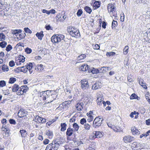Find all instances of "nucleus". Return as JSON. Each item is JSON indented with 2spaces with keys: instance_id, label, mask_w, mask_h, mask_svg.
<instances>
[{
  "instance_id": "nucleus-47",
  "label": "nucleus",
  "mask_w": 150,
  "mask_h": 150,
  "mask_svg": "<svg viewBox=\"0 0 150 150\" xmlns=\"http://www.w3.org/2000/svg\"><path fill=\"white\" fill-rule=\"evenodd\" d=\"M115 53L114 52H108L106 54V55L109 56H113L115 55Z\"/></svg>"
},
{
  "instance_id": "nucleus-6",
  "label": "nucleus",
  "mask_w": 150,
  "mask_h": 150,
  "mask_svg": "<svg viewBox=\"0 0 150 150\" xmlns=\"http://www.w3.org/2000/svg\"><path fill=\"white\" fill-rule=\"evenodd\" d=\"M104 133L103 132H95L91 135V139H95L96 138H101L102 137Z\"/></svg>"
},
{
  "instance_id": "nucleus-43",
  "label": "nucleus",
  "mask_w": 150,
  "mask_h": 150,
  "mask_svg": "<svg viewBox=\"0 0 150 150\" xmlns=\"http://www.w3.org/2000/svg\"><path fill=\"white\" fill-rule=\"evenodd\" d=\"M25 51L27 54H30L32 52V50L30 48L27 47L25 49Z\"/></svg>"
},
{
  "instance_id": "nucleus-8",
  "label": "nucleus",
  "mask_w": 150,
  "mask_h": 150,
  "mask_svg": "<svg viewBox=\"0 0 150 150\" xmlns=\"http://www.w3.org/2000/svg\"><path fill=\"white\" fill-rule=\"evenodd\" d=\"M50 92L48 91V94H47L48 96L46 97L45 99V103H48L51 102L53 101V100L55 98H53V97H54V95H52L51 94V96L50 95Z\"/></svg>"
},
{
  "instance_id": "nucleus-39",
  "label": "nucleus",
  "mask_w": 150,
  "mask_h": 150,
  "mask_svg": "<svg viewBox=\"0 0 150 150\" xmlns=\"http://www.w3.org/2000/svg\"><path fill=\"white\" fill-rule=\"evenodd\" d=\"M6 85V82L4 80L0 81V87H3L5 86Z\"/></svg>"
},
{
  "instance_id": "nucleus-49",
  "label": "nucleus",
  "mask_w": 150,
  "mask_h": 150,
  "mask_svg": "<svg viewBox=\"0 0 150 150\" xmlns=\"http://www.w3.org/2000/svg\"><path fill=\"white\" fill-rule=\"evenodd\" d=\"M82 13V11L81 9H79L77 13V15L78 16H80Z\"/></svg>"
},
{
  "instance_id": "nucleus-60",
  "label": "nucleus",
  "mask_w": 150,
  "mask_h": 150,
  "mask_svg": "<svg viewBox=\"0 0 150 150\" xmlns=\"http://www.w3.org/2000/svg\"><path fill=\"white\" fill-rule=\"evenodd\" d=\"M49 140L47 139H45L43 141V144H47L49 143Z\"/></svg>"
},
{
  "instance_id": "nucleus-41",
  "label": "nucleus",
  "mask_w": 150,
  "mask_h": 150,
  "mask_svg": "<svg viewBox=\"0 0 150 150\" xmlns=\"http://www.w3.org/2000/svg\"><path fill=\"white\" fill-rule=\"evenodd\" d=\"M24 31L26 33H32V31L28 28H24Z\"/></svg>"
},
{
  "instance_id": "nucleus-50",
  "label": "nucleus",
  "mask_w": 150,
  "mask_h": 150,
  "mask_svg": "<svg viewBox=\"0 0 150 150\" xmlns=\"http://www.w3.org/2000/svg\"><path fill=\"white\" fill-rule=\"evenodd\" d=\"M22 69L21 70V71L24 73H26L28 71V70L26 68H25L24 67H22Z\"/></svg>"
},
{
  "instance_id": "nucleus-38",
  "label": "nucleus",
  "mask_w": 150,
  "mask_h": 150,
  "mask_svg": "<svg viewBox=\"0 0 150 150\" xmlns=\"http://www.w3.org/2000/svg\"><path fill=\"white\" fill-rule=\"evenodd\" d=\"M2 69L4 71H8V66L4 65L2 66Z\"/></svg>"
},
{
  "instance_id": "nucleus-51",
  "label": "nucleus",
  "mask_w": 150,
  "mask_h": 150,
  "mask_svg": "<svg viewBox=\"0 0 150 150\" xmlns=\"http://www.w3.org/2000/svg\"><path fill=\"white\" fill-rule=\"evenodd\" d=\"M9 123L15 125L16 123L15 120L13 119H10L9 120Z\"/></svg>"
},
{
  "instance_id": "nucleus-7",
  "label": "nucleus",
  "mask_w": 150,
  "mask_h": 150,
  "mask_svg": "<svg viewBox=\"0 0 150 150\" xmlns=\"http://www.w3.org/2000/svg\"><path fill=\"white\" fill-rule=\"evenodd\" d=\"M48 91H45L38 93V96L40 98V100H45L46 96H48Z\"/></svg>"
},
{
  "instance_id": "nucleus-40",
  "label": "nucleus",
  "mask_w": 150,
  "mask_h": 150,
  "mask_svg": "<svg viewBox=\"0 0 150 150\" xmlns=\"http://www.w3.org/2000/svg\"><path fill=\"white\" fill-rule=\"evenodd\" d=\"M110 68L108 67H101V68H100V69L101 70H102V72L103 73L106 72V70H108Z\"/></svg>"
},
{
  "instance_id": "nucleus-35",
  "label": "nucleus",
  "mask_w": 150,
  "mask_h": 150,
  "mask_svg": "<svg viewBox=\"0 0 150 150\" xmlns=\"http://www.w3.org/2000/svg\"><path fill=\"white\" fill-rule=\"evenodd\" d=\"M7 45V43L5 41H2L0 43V46L2 48H4Z\"/></svg>"
},
{
  "instance_id": "nucleus-46",
  "label": "nucleus",
  "mask_w": 150,
  "mask_h": 150,
  "mask_svg": "<svg viewBox=\"0 0 150 150\" xmlns=\"http://www.w3.org/2000/svg\"><path fill=\"white\" fill-rule=\"evenodd\" d=\"M90 125L89 124H85L84 125V128L86 130H89L90 128Z\"/></svg>"
},
{
  "instance_id": "nucleus-20",
  "label": "nucleus",
  "mask_w": 150,
  "mask_h": 150,
  "mask_svg": "<svg viewBox=\"0 0 150 150\" xmlns=\"http://www.w3.org/2000/svg\"><path fill=\"white\" fill-rule=\"evenodd\" d=\"M139 145V143L137 142H134L132 144H131L130 146L132 148V149L135 150L136 149V148L138 147Z\"/></svg>"
},
{
  "instance_id": "nucleus-30",
  "label": "nucleus",
  "mask_w": 150,
  "mask_h": 150,
  "mask_svg": "<svg viewBox=\"0 0 150 150\" xmlns=\"http://www.w3.org/2000/svg\"><path fill=\"white\" fill-rule=\"evenodd\" d=\"M123 140L125 143L129 142V136H127L124 137L123 139Z\"/></svg>"
},
{
  "instance_id": "nucleus-21",
  "label": "nucleus",
  "mask_w": 150,
  "mask_h": 150,
  "mask_svg": "<svg viewBox=\"0 0 150 150\" xmlns=\"http://www.w3.org/2000/svg\"><path fill=\"white\" fill-rule=\"evenodd\" d=\"M43 31H42L40 33H37L36 34V35L37 37H38L39 39L41 40L42 39V38L44 36V35L43 34Z\"/></svg>"
},
{
  "instance_id": "nucleus-44",
  "label": "nucleus",
  "mask_w": 150,
  "mask_h": 150,
  "mask_svg": "<svg viewBox=\"0 0 150 150\" xmlns=\"http://www.w3.org/2000/svg\"><path fill=\"white\" fill-rule=\"evenodd\" d=\"M12 49V46L10 45H8L6 47V50L8 52L10 51Z\"/></svg>"
},
{
  "instance_id": "nucleus-17",
  "label": "nucleus",
  "mask_w": 150,
  "mask_h": 150,
  "mask_svg": "<svg viewBox=\"0 0 150 150\" xmlns=\"http://www.w3.org/2000/svg\"><path fill=\"white\" fill-rule=\"evenodd\" d=\"M115 8V6L113 5L109 4L108 6V10L110 15H112V12Z\"/></svg>"
},
{
  "instance_id": "nucleus-45",
  "label": "nucleus",
  "mask_w": 150,
  "mask_h": 150,
  "mask_svg": "<svg viewBox=\"0 0 150 150\" xmlns=\"http://www.w3.org/2000/svg\"><path fill=\"white\" fill-rule=\"evenodd\" d=\"M137 96L135 93L132 94L130 97V99H136L137 97Z\"/></svg>"
},
{
  "instance_id": "nucleus-61",
  "label": "nucleus",
  "mask_w": 150,
  "mask_h": 150,
  "mask_svg": "<svg viewBox=\"0 0 150 150\" xmlns=\"http://www.w3.org/2000/svg\"><path fill=\"white\" fill-rule=\"evenodd\" d=\"M100 48V46L98 44H96L94 47V49L96 50H98Z\"/></svg>"
},
{
  "instance_id": "nucleus-64",
  "label": "nucleus",
  "mask_w": 150,
  "mask_h": 150,
  "mask_svg": "<svg viewBox=\"0 0 150 150\" xmlns=\"http://www.w3.org/2000/svg\"><path fill=\"white\" fill-rule=\"evenodd\" d=\"M131 131H137V129L135 127H132L131 128Z\"/></svg>"
},
{
  "instance_id": "nucleus-42",
  "label": "nucleus",
  "mask_w": 150,
  "mask_h": 150,
  "mask_svg": "<svg viewBox=\"0 0 150 150\" xmlns=\"http://www.w3.org/2000/svg\"><path fill=\"white\" fill-rule=\"evenodd\" d=\"M117 23L116 21L113 20V22L112 23V28L116 27L117 25Z\"/></svg>"
},
{
  "instance_id": "nucleus-22",
  "label": "nucleus",
  "mask_w": 150,
  "mask_h": 150,
  "mask_svg": "<svg viewBox=\"0 0 150 150\" xmlns=\"http://www.w3.org/2000/svg\"><path fill=\"white\" fill-rule=\"evenodd\" d=\"M66 134L67 137V139L68 140H71L73 136L72 132H66Z\"/></svg>"
},
{
  "instance_id": "nucleus-4",
  "label": "nucleus",
  "mask_w": 150,
  "mask_h": 150,
  "mask_svg": "<svg viewBox=\"0 0 150 150\" xmlns=\"http://www.w3.org/2000/svg\"><path fill=\"white\" fill-rule=\"evenodd\" d=\"M28 89V88L27 85L21 86L20 88L18 91L17 92L18 95H23L24 93H25Z\"/></svg>"
},
{
  "instance_id": "nucleus-19",
  "label": "nucleus",
  "mask_w": 150,
  "mask_h": 150,
  "mask_svg": "<svg viewBox=\"0 0 150 150\" xmlns=\"http://www.w3.org/2000/svg\"><path fill=\"white\" fill-rule=\"evenodd\" d=\"M35 69L39 71H42L43 70L44 68L43 67V65L42 64L40 65H38L35 67Z\"/></svg>"
},
{
  "instance_id": "nucleus-36",
  "label": "nucleus",
  "mask_w": 150,
  "mask_h": 150,
  "mask_svg": "<svg viewBox=\"0 0 150 150\" xmlns=\"http://www.w3.org/2000/svg\"><path fill=\"white\" fill-rule=\"evenodd\" d=\"M86 57V55L84 54H81L79 56L77 57L78 60L83 59Z\"/></svg>"
},
{
  "instance_id": "nucleus-25",
  "label": "nucleus",
  "mask_w": 150,
  "mask_h": 150,
  "mask_svg": "<svg viewBox=\"0 0 150 150\" xmlns=\"http://www.w3.org/2000/svg\"><path fill=\"white\" fill-rule=\"evenodd\" d=\"M19 89L18 86L16 84H15L12 87V90L13 92H16L17 91H18Z\"/></svg>"
},
{
  "instance_id": "nucleus-33",
  "label": "nucleus",
  "mask_w": 150,
  "mask_h": 150,
  "mask_svg": "<svg viewBox=\"0 0 150 150\" xmlns=\"http://www.w3.org/2000/svg\"><path fill=\"white\" fill-rule=\"evenodd\" d=\"M139 83L140 85L143 87V88L144 89L147 88V87L145 85V83L144 82V81L143 80H142L141 82L139 81Z\"/></svg>"
},
{
  "instance_id": "nucleus-31",
  "label": "nucleus",
  "mask_w": 150,
  "mask_h": 150,
  "mask_svg": "<svg viewBox=\"0 0 150 150\" xmlns=\"http://www.w3.org/2000/svg\"><path fill=\"white\" fill-rule=\"evenodd\" d=\"M84 9L89 14H90L92 11L91 9L89 7L87 6H86L84 8Z\"/></svg>"
},
{
  "instance_id": "nucleus-15",
  "label": "nucleus",
  "mask_w": 150,
  "mask_h": 150,
  "mask_svg": "<svg viewBox=\"0 0 150 150\" xmlns=\"http://www.w3.org/2000/svg\"><path fill=\"white\" fill-rule=\"evenodd\" d=\"M26 67L27 68L30 74H31L33 73V64L31 63H29L27 64L26 66Z\"/></svg>"
},
{
  "instance_id": "nucleus-5",
  "label": "nucleus",
  "mask_w": 150,
  "mask_h": 150,
  "mask_svg": "<svg viewBox=\"0 0 150 150\" xmlns=\"http://www.w3.org/2000/svg\"><path fill=\"white\" fill-rule=\"evenodd\" d=\"M102 120H101L100 117H96L94 119L93 126L95 127H98L100 126L102 123Z\"/></svg>"
},
{
  "instance_id": "nucleus-2",
  "label": "nucleus",
  "mask_w": 150,
  "mask_h": 150,
  "mask_svg": "<svg viewBox=\"0 0 150 150\" xmlns=\"http://www.w3.org/2000/svg\"><path fill=\"white\" fill-rule=\"evenodd\" d=\"M62 141H53L51 144L48 145L45 150H57L58 149L59 144H62Z\"/></svg>"
},
{
  "instance_id": "nucleus-16",
  "label": "nucleus",
  "mask_w": 150,
  "mask_h": 150,
  "mask_svg": "<svg viewBox=\"0 0 150 150\" xmlns=\"http://www.w3.org/2000/svg\"><path fill=\"white\" fill-rule=\"evenodd\" d=\"M83 103H78L76 104V107L78 110L81 111L83 108Z\"/></svg>"
},
{
  "instance_id": "nucleus-29",
  "label": "nucleus",
  "mask_w": 150,
  "mask_h": 150,
  "mask_svg": "<svg viewBox=\"0 0 150 150\" xmlns=\"http://www.w3.org/2000/svg\"><path fill=\"white\" fill-rule=\"evenodd\" d=\"M46 134L49 139H51L53 137V134L52 132H47Z\"/></svg>"
},
{
  "instance_id": "nucleus-1",
  "label": "nucleus",
  "mask_w": 150,
  "mask_h": 150,
  "mask_svg": "<svg viewBox=\"0 0 150 150\" xmlns=\"http://www.w3.org/2000/svg\"><path fill=\"white\" fill-rule=\"evenodd\" d=\"M67 31L72 37L78 38L80 35L79 30L72 26H70L68 27Z\"/></svg>"
},
{
  "instance_id": "nucleus-24",
  "label": "nucleus",
  "mask_w": 150,
  "mask_h": 150,
  "mask_svg": "<svg viewBox=\"0 0 150 150\" xmlns=\"http://www.w3.org/2000/svg\"><path fill=\"white\" fill-rule=\"evenodd\" d=\"M67 124L65 123H61V131H64L66 129V127L67 126Z\"/></svg>"
},
{
  "instance_id": "nucleus-28",
  "label": "nucleus",
  "mask_w": 150,
  "mask_h": 150,
  "mask_svg": "<svg viewBox=\"0 0 150 150\" xmlns=\"http://www.w3.org/2000/svg\"><path fill=\"white\" fill-rule=\"evenodd\" d=\"M73 127L74 128V131H77L79 129V126L77 125L76 123H74L73 124Z\"/></svg>"
},
{
  "instance_id": "nucleus-26",
  "label": "nucleus",
  "mask_w": 150,
  "mask_h": 150,
  "mask_svg": "<svg viewBox=\"0 0 150 150\" xmlns=\"http://www.w3.org/2000/svg\"><path fill=\"white\" fill-rule=\"evenodd\" d=\"M103 97L102 96H99L98 97L97 99V103L98 105H100L101 103V102H103Z\"/></svg>"
},
{
  "instance_id": "nucleus-11",
  "label": "nucleus",
  "mask_w": 150,
  "mask_h": 150,
  "mask_svg": "<svg viewBox=\"0 0 150 150\" xmlns=\"http://www.w3.org/2000/svg\"><path fill=\"white\" fill-rule=\"evenodd\" d=\"M27 115V112L23 109H20L18 111V115L19 117L21 118Z\"/></svg>"
},
{
  "instance_id": "nucleus-13",
  "label": "nucleus",
  "mask_w": 150,
  "mask_h": 150,
  "mask_svg": "<svg viewBox=\"0 0 150 150\" xmlns=\"http://www.w3.org/2000/svg\"><path fill=\"white\" fill-rule=\"evenodd\" d=\"M102 87V84L99 82H96L92 87V89L93 90H96Z\"/></svg>"
},
{
  "instance_id": "nucleus-9",
  "label": "nucleus",
  "mask_w": 150,
  "mask_h": 150,
  "mask_svg": "<svg viewBox=\"0 0 150 150\" xmlns=\"http://www.w3.org/2000/svg\"><path fill=\"white\" fill-rule=\"evenodd\" d=\"M33 121L38 123H43L46 122L45 119L40 117L38 115H37L35 117Z\"/></svg>"
},
{
  "instance_id": "nucleus-59",
  "label": "nucleus",
  "mask_w": 150,
  "mask_h": 150,
  "mask_svg": "<svg viewBox=\"0 0 150 150\" xmlns=\"http://www.w3.org/2000/svg\"><path fill=\"white\" fill-rule=\"evenodd\" d=\"M136 2L137 4L140 3H141L144 4L146 3V2H145V1H143L142 0H136Z\"/></svg>"
},
{
  "instance_id": "nucleus-18",
  "label": "nucleus",
  "mask_w": 150,
  "mask_h": 150,
  "mask_svg": "<svg viewBox=\"0 0 150 150\" xmlns=\"http://www.w3.org/2000/svg\"><path fill=\"white\" fill-rule=\"evenodd\" d=\"M99 72V70L98 69H95L92 67L89 69L88 70V72L92 73V74H97Z\"/></svg>"
},
{
  "instance_id": "nucleus-34",
  "label": "nucleus",
  "mask_w": 150,
  "mask_h": 150,
  "mask_svg": "<svg viewBox=\"0 0 150 150\" xmlns=\"http://www.w3.org/2000/svg\"><path fill=\"white\" fill-rule=\"evenodd\" d=\"M5 35L2 33H0V40L3 41L5 39Z\"/></svg>"
},
{
  "instance_id": "nucleus-56",
  "label": "nucleus",
  "mask_w": 150,
  "mask_h": 150,
  "mask_svg": "<svg viewBox=\"0 0 150 150\" xmlns=\"http://www.w3.org/2000/svg\"><path fill=\"white\" fill-rule=\"evenodd\" d=\"M42 12L44 13H46L48 15H49L50 14V12H49V11H48L45 9L42 10Z\"/></svg>"
},
{
  "instance_id": "nucleus-10",
  "label": "nucleus",
  "mask_w": 150,
  "mask_h": 150,
  "mask_svg": "<svg viewBox=\"0 0 150 150\" xmlns=\"http://www.w3.org/2000/svg\"><path fill=\"white\" fill-rule=\"evenodd\" d=\"M81 88L83 90H85L88 88L89 86L88 81L83 80L81 81Z\"/></svg>"
},
{
  "instance_id": "nucleus-27",
  "label": "nucleus",
  "mask_w": 150,
  "mask_h": 150,
  "mask_svg": "<svg viewBox=\"0 0 150 150\" xmlns=\"http://www.w3.org/2000/svg\"><path fill=\"white\" fill-rule=\"evenodd\" d=\"M11 31L12 34L15 35H16L17 34H18L21 32V30H12Z\"/></svg>"
},
{
  "instance_id": "nucleus-14",
  "label": "nucleus",
  "mask_w": 150,
  "mask_h": 150,
  "mask_svg": "<svg viewBox=\"0 0 150 150\" xmlns=\"http://www.w3.org/2000/svg\"><path fill=\"white\" fill-rule=\"evenodd\" d=\"M96 148L95 144L92 142L86 147V150H95Z\"/></svg>"
},
{
  "instance_id": "nucleus-57",
  "label": "nucleus",
  "mask_w": 150,
  "mask_h": 150,
  "mask_svg": "<svg viewBox=\"0 0 150 150\" xmlns=\"http://www.w3.org/2000/svg\"><path fill=\"white\" fill-rule=\"evenodd\" d=\"M22 63V62H21V60H20V59H18V60H16V63L17 65H19L21 64Z\"/></svg>"
},
{
  "instance_id": "nucleus-58",
  "label": "nucleus",
  "mask_w": 150,
  "mask_h": 150,
  "mask_svg": "<svg viewBox=\"0 0 150 150\" xmlns=\"http://www.w3.org/2000/svg\"><path fill=\"white\" fill-rule=\"evenodd\" d=\"M26 132H20V133L22 137H25L26 136L27 134V133H26Z\"/></svg>"
},
{
  "instance_id": "nucleus-62",
  "label": "nucleus",
  "mask_w": 150,
  "mask_h": 150,
  "mask_svg": "<svg viewBox=\"0 0 150 150\" xmlns=\"http://www.w3.org/2000/svg\"><path fill=\"white\" fill-rule=\"evenodd\" d=\"M129 142H131L132 141H133L134 140V138L132 137L129 136Z\"/></svg>"
},
{
  "instance_id": "nucleus-37",
  "label": "nucleus",
  "mask_w": 150,
  "mask_h": 150,
  "mask_svg": "<svg viewBox=\"0 0 150 150\" xmlns=\"http://www.w3.org/2000/svg\"><path fill=\"white\" fill-rule=\"evenodd\" d=\"M16 80V79L13 77L11 78L9 81V83H13Z\"/></svg>"
},
{
  "instance_id": "nucleus-63",
  "label": "nucleus",
  "mask_w": 150,
  "mask_h": 150,
  "mask_svg": "<svg viewBox=\"0 0 150 150\" xmlns=\"http://www.w3.org/2000/svg\"><path fill=\"white\" fill-rule=\"evenodd\" d=\"M22 67H18L16 69L15 71L17 72H19L20 71H21V70L22 69Z\"/></svg>"
},
{
  "instance_id": "nucleus-12",
  "label": "nucleus",
  "mask_w": 150,
  "mask_h": 150,
  "mask_svg": "<svg viewBox=\"0 0 150 150\" xmlns=\"http://www.w3.org/2000/svg\"><path fill=\"white\" fill-rule=\"evenodd\" d=\"M79 69L80 71H88L89 69L88 66L86 64H83L79 68Z\"/></svg>"
},
{
  "instance_id": "nucleus-53",
  "label": "nucleus",
  "mask_w": 150,
  "mask_h": 150,
  "mask_svg": "<svg viewBox=\"0 0 150 150\" xmlns=\"http://www.w3.org/2000/svg\"><path fill=\"white\" fill-rule=\"evenodd\" d=\"M76 117L73 116L70 119L69 121L71 122H74L75 121Z\"/></svg>"
},
{
  "instance_id": "nucleus-54",
  "label": "nucleus",
  "mask_w": 150,
  "mask_h": 150,
  "mask_svg": "<svg viewBox=\"0 0 150 150\" xmlns=\"http://www.w3.org/2000/svg\"><path fill=\"white\" fill-rule=\"evenodd\" d=\"M88 118L87 119V121L88 122H90L91 121L93 120V116L92 115H90V117H88Z\"/></svg>"
},
{
  "instance_id": "nucleus-55",
  "label": "nucleus",
  "mask_w": 150,
  "mask_h": 150,
  "mask_svg": "<svg viewBox=\"0 0 150 150\" xmlns=\"http://www.w3.org/2000/svg\"><path fill=\"white\" fill-rule=\"evenodd\" d=\"M9 65L11 67H13L15 65V63L13 61H11L9 63Z\"/></svg>"
},
{
  "instance_id": "nucleus-48",
  "label": "nucleus",
  "mask_w": 150,
  "mask_h": 150,
  "mask_svg": "<svg viewBox=\"0 0 150 150\" xmlns=\"http://www.w3.org/2000/svg\"><path fill=\"white\" fill-rule=\"evenodd\" d=\"M107 125L111 129H113L115 127L114 124H112L110 122L108 123Z\"/></svg>"
},
{
  "instance_id": "nucleus-32",
  "label": "nucleus",
  "mask_w": 150,
  "mask_h": 150,
  "mask_svg": "<svg viewBox=\"0 0 150 150\" xmlns=\"http://www.w3.org/2000/svg\"><path fill=\"white\" fill-rule=\"evenodd\" d=\"M128 47L127 46H125L124 49H123V54H126L128 51Z\"/></svg>"
},
{
  "instance_id": "nucleus-52",
  "label": "nucleus",
  "mask_w": 150,
  "mask_h": 150,
  "mask_svg": "<svg viewBox=\"0 0 150 150\" xmlns=\"http://www.w3.org/2000/svg\"><path fill=\"white\" fill-rule=\"evenodd\" d=\"M86 122V119L83 118L81 120L80 123L82 125H83Z\"/></svg>"
},
{
  "instance_id": "nucleus-23",
  "label": "nucleus",
  "mask_w": 150,
  "mask_h": 150,
  "mask_svg": "<svg viewBox=\"0 0 150 150\" xmlns=\"http://www.w3.org/2000/svg\"><path fill=\"white\" fill-rule=\"evenodd\" d=\"M93 6L95 9L98 8L100 6V2L98 1H95L93 4Z\"/></svg>"
},
{
  "instance_id": "nucleus-3",
  "label": "nucleus",
  "mask_w": 150,
  "mask_h": 150,
  "mask_svg": "<svg viewBox=\"0 0 150 150\" xmlns=\"http://www.w3.org/2000/svg\"><path fill=\"white\" fill-rule=\"evenodd\" d=\"M64 38V36L63 35H54L52 37L51 40L53 43H57L63 40Z\"/></svg>"
}]
</instances>
